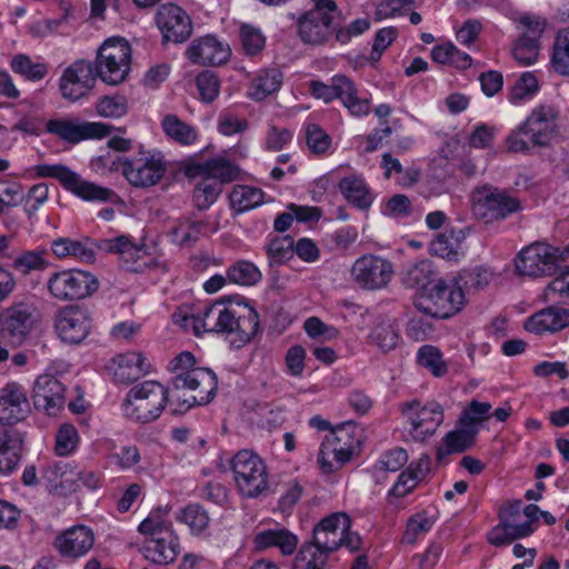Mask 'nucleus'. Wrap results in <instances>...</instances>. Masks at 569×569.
<instances>
[{
  "mask_svg": "<svg viewBox=\"0 0 569 569\" xmlns=\"http://www.w3.org/2000/svg\"><path fill=\"white\" fill-rule=\"evenodd\" d=\"M224 333L231 346L239 349L250 342L259 330L258 312L247 303L217 301L206 308L194 330Z\"/></svg>",
  "mask_w": 569,
  "mask_h": 569,
  "instance_id": "f257e3e1",
  "label": "nucleus"
},
{
  "mask_svg": "<svg viewBox=\"0 0 569 569\" xmlns=\"http://www.w3.org/2000/svg\"><path fill=\"white\" fill-rule=\"evenodd\" d=\"M560 111L553 104L537 106L506 139L510 152L528 153L533 148H549L560 131Z\"/></svg>",
  "mask_w": 569,
  "mask_h": 569,
  "instance_id": "f03ea898",
  "label": "nucleus"
},
{
  "mask_svg": "<svg viewBox=\"0 0 569 569\" xmlns=\"http://www.w3.org/2000/svg\"><path fill=\"white\" fill-rule=\"evenodd\" d=\"M231 469L240 493L257 498L268 489V471L262 459L251 450L238 451L231 460Z\"/></svg>",
  "mask_w": 569,
  "mask_h": 569,
  "instance_id": "7ed1b4c3",
  "label": "nucleus"
},
{
  "mask_svg": "<svg viewBox=\"0 0 569 569\" xmlns=\"http://www.w3.org/2000/svg\"><path fill=\"white\" fill-rule=\"evenodd\" d=\"M130 61V44L123 39H109L100 47L93 68L103 82L117 86L127 78Z\"/></svg>",
  "mask_w": 569,
  "mask_h": 569,
  "instance_id": "20e7f679",
  "label": "nucleus"
},
{
  "mask_svg": "<svg viewBox=\"0 0 569 569\" xmlns=\"http://www.w3.org/2000/svg\"><path fill=\"white\" fill-rule=\"evenodd\" d=\"M465 301V293L460 287L439 280L416 297L415 306L419 311L433 318H449L460 311Z\"/></svg>",
  "mask_w": 569,
  "mask_h": 569,
  "instance_id": "39448f33",
  "label": "nucleus"
},
{
  "mask_svg": "<svg viewBox=\"0 0 569 569\" xmlns=\"http://www.w3.org/2000/svg\"><path fill=\"white\" fill-rule=\"evenodd\" d=\"M338 11L333 0H318L315 7L298 19V34L308 44L326 43L335 32L333 13Z\"/></svg>",
  "mask_w": 569,
  "mask_h": 569,
  "instance_id": "423d86ee",
  "label": "nucleus"
},
{
  "mask_svg": "<svg viewBox=\"0 0 569 569\" xmlns=\"http://www.w3.org/2000/svg\"><path fill=\"white\" fill-rule=\"evenodd\" d=\"M39 178H54L66 189L87 201H112L117 197L109 188L84 181L64 164H38L33 168Z\"/></svg>",
  "mask_w": 569,
  "mask_h": 569,
  "instance_id": "0eeeda50",
  "label": "nucleus"
},
{
  "mask_svg": "<svg viewBox=\"0 0 569 569\" xmlns=\"http://www.w3.org/2000/svg\"><path fill=\"white\" fill-rule=\"evenodd\" d=\"M472 202L473 214L486 223L503 220L522 209L518 198L491 186L477 189Z\"/></svg>",
  "mask_w": 569,
  "mask_h": 569,
  "instance_id": "6e6552de",
  "label": "nucleus"
},
{
  "mask_svg": "<svg viewBox=\"0 0 569 569\" xmlns=\"http://www.w3.org/2000/svg\"><path fill=\"white\" fill-rule=\"evenodd\" d=\"M561 256L558 248L545 242H533L525 247L515 258V268L521 276L547 277L561 273Z\"/></svg>",
  "mask_w": 569,
  "mask_h": 569,
  "instance_id": "1a4fd4ad",
  "label": "nucleus"
},
{
  "mask_svg": "<svg viewBox=\"0 0 569 569\" xmlns=\"http://www.w3.org/2000/svg\"><path fill=\"white\" fill-rule=\"evenodd\" d=\"M98 288V279L90 272L79 269L56 272L48 280L49 292L61 301L84 299Z\"/></svg>",
  "mask_w": 569,
  "mask_h": 569,
  "instance_id": "9d476101",
  "label": "nucleus"
},
{
  "mask_svg": "<svg viewBox=\"0 0 569 569\" xmlns=\"http://www.w3.org/2000/svg\"><path fill=\"white\" fill-rule=\"evenodd\" d=\"M310 92L315 98L322 99L326 103L333 99H340L343 106L355 116H363L369 112V100L358 98L355 83L343 74L332 77L330 84L311 81Z\"/></svg>",
  "mask_w": 569,
  "mask_h": 569,
  "instance_id": "9b49d317",
  "label": "nucleus"
},
{
  "mask_svg": "<svg viewBox=\"0 0 569 569\" xmlns=\"http://www.w3.org/2000/svg\"><path fill=\"white\" fill-rule=\"evenodd\" d=\"M194 363V356L189 351L179 353L170 361L169 369L171 371L183 370L172 379V388L176 390L216 391L218 388L216 373L209 368H192Z\"/></svg>",
  "mask_w": 569,
  "mask_h": 569,
  "instance_id": "f8f14e48",
  "label": "nucleus"
},
{
  "mask_svg": "<svg viewBox=\"0 0 569 569\" xmlns=\"http://www.w3.org/2000/svg\"><path fill=\"white\" fill-rule=\"evenodd\" d=\"M400 411L412 426L411 437L420 442L429 439L443 421L442 408L437 402L422 406L419 400H412L401 403Z\"/></svg>",
  "mask_w": 569,
  "mask_h": 569,
  "instance_id": "ddd939ff",
  "label": "nucleus"
},
{
  "mask_svg": "<svg viewBox=\"0 0 569 569\" xmlns=\"http://www.w3.org/2000/svg\"><path fill=\"white\" fill-rule=\"evenodd\" d=\"M393 273V266L389 260L373 254L358 258L351 268L353 281L363 290L386 288Z\"/></svg>",
  "mask_w": 569,
  "mask_h": 569,
  "instance_id": "4468645a",
  "label": "nucleus"
},
{
  "mask_svg": "<svg viewBox=\"0 0 569 569\" xmlns=\"http://www.w3.org/2000/svg\"><path fill=\"white\" fill-rule=\"evenodd\" d=\"M121 170L128 182L137 188L152 187L163 178L167 166L161 157L123 158Z\"/></svg>",
  "mask_w": 569,
  "mask_h": 569,
  "instance_id": "2eb2a0df",
  "label": "nucleus"
},
{
  "mask_svg": "<svg viewBox=\"0 0 569 569\" xmlns=\"http://www.w3.org/2000/svg\"><path fill=\"white\" fill-rule=\"evenodd\" d=\"M96 79L93 64L86 60H77L64 69L60 78L61 96L67 100L77 101L92 90Z\"/></svg>",
  "mask_w": 569,
  "mask_h": 569,
  "instance_id": "dca6fc26",
  "label": "nucleus"
},
{
  "mask_svg": "<svg viewBox=\"0 0 569 569\" xmlns=\"http://www.w3.org/2000/svg\"><path fill=\"white\" fill-rule=\"evenodd\" d=\"M91 322L88 309L80 306H68L57 316L56 329L63 341L78 345L90 333Z\"/></svg>",
  "mask_w": 569,
  "mask_h": 569,
  "instance_id": "f3484780",
  "label": "nucleus"
},
{
  "mask_svg": "<svg viewBox=\"0 0 569 569\" xmlns=\"http://www.w3.org/2000/svg\"><path fill=\"white\" fill-rule=\"evenodd\" d=\"M158 28L162 32L163 41L181 43L192 33V22L188 13L173 3L162 4L156 16Z\"/></svg>",
  "mask_w": 569,
  "mask_h": 569,
  "instance_id": "a211bd4d",
  "label": "nucleus"
},
{
  "mask_svg": "<svg viewBox=\"0 0 569 569\" xmlns=\"http://www.w3.org/2000/svg\"><path fill=\"white\" fill-rule=\"evenodd\" d=\"M46 129L70 143H78L90 138H102L111 132V127L103 123H77L67 119H51L47 122Z\"/></svg>",
  "mask_w": 569,
  "mask_h": 569,
  "instance_id": "6ab92c4d",
  "label": "nucleus"
},
{
  "mask_svg": "<svg viewBox=\"0 0 569 569\" xmlns=\"http://www.w3.org/2000/svg\"><path fill=\"white\" fill-rule=\"evenodd\" d=\"M351 526L349 516L345 512H335L323 518L313 529L311 542L318 548L333 552L341 547V533Z\"/></svg>",
  "mask_w": 569,
  "mask_h": 569,
  "instance_id": "aec40b11",
  "label": "nucleus"
},
{
  "mask_svg": "<svg viewBox=\"0 0 569 569\" xmlns=\"http://www.w3.org/2000/svg\"><path fill=\"white\" fill-rule=\"evenodd\" d=\"M164 402V393H128L122 406L128 418L148 423L160 416Z\"/></svg>",
  "mask_w": 569,
  "mask_h": 569,
  "instance_id": "412c9836",
  "label": "nucleus"
},
{
  "mask_svg": "<svg viewBox=\"0 0 569 569\" xmlns=\"http://www.w3.org/2000/svg\"><path fill=\"white\" fill-rule=\"evenodd\" d=\"M94 543V535L86 526H74L58 535L53 547L61 557L79 558L84 556Z\"/></svg>",
  "mask_w": 569,
  "mask_h": 569,
  "instance_id": "4be33fe9",
  "label": "nucleus"
},
{
  "mask_svg": "<svg viewBox=\"0 0 569 569\" xmlns=\"http://www.w3.org/2000/svg\"><path fill=\"white\" fill-rule=\"evenodd\" d=\"M33 308L24 302L12 305L0 315L2 332L21 342L33 327Z\"/></svg>",
  "mask_w": 569,
  "mask_h": 569,
  "instance_id": "5701e85b",
  "label": "nucleus"
},
{
  "mask_svg": "<svg viewBox=\"0 0 569 569\" xmlns=\"http://www.w3.org/2000/svg\"><path fill=\"white\" fill-rule=\"evenodd\" d=\"M535 312L525 322V329L535 335L555 333L569 326V309L557 302Z\"/></svg>",
  "mask_w": 569,
  "mask_h": 569,
  "instance_id": "b1692460",
  "label": "nucleus"
},
{
  "mask_svg": "<svg viewBox=\"0 0 569 569\" xmlns=\"http://www.w3.org/2000/svg\"><path fill=\"white\" fill-rule=\"evenodd\" d=\"M107 370L114 381L130 383L137 380L140 373L150 372L151 365L141 352H126L112 358L107 365Z\"/></svg>",
  "mask_w": 569,
  "mask_h": 569,
  "instance_id": "393cba45",
  "label": "nucleus"
},
{
  "mask_svg": "<svg viewBox=\"0 0 569 569\" xmlns=\"http://www.w3.org/2000/svg\"><path fill=\"white\" fill-rule=\"evenodd\" d=\"M230 54V48L212 36L193 40L187 50V57L199 64L220 66L229 59Z\"/></svg>",
  "mask_w": 569,
  "mask_h": 569,
  "instance_id": "a878e982",
  "label": "nucleus"
},
{
  "mask_svg": "<svg viewBox=\"0 0 569 569\" xmlns=\"http://www.w3.org/2000/svg\"><path fill=\"white\" fill-rule=\"evenodd\" d=\"M161 537L148 539L143 550L144 557L157 565H169L179 553V539L173 530L163 531Z\"/></svg>",
  "mask_w": 569,
  "mask_h": 569,
  "instance_id": "bb28decb",
  "label": "nucleus"
},
{
  "mask_svg": "<svg viewBox=\"0 0 569 569\" xmlns=\"http://www.w3.org/2000/svg\"><path fill=\"white\" fill-rule=\"evenodd\" d=\"M478 435V429L469 428L459 422L457 429L448 432L443 438V447L437 449L436 459L442 461L448 455L465 452L471 448Z\"/></svg>",
  "mask_w": 569,
  "mask_h": 569,
  "instance_id": "cd10ccee",
  "label": "nucleus"
},
{
  "mask_svg": "<svg viewBox=\"0 0 569 569\" xmlns=\"http://www.w3.org/2000/svg\"><path fill=\"white\" fill-rule=\"evenodd\" d=\"M256 550L278 548L282 555H292L297 548L298 539L288 529H268L258 532L253 539Z\"/></svg>",
  "mask_w": 569,
  "mask_h": 569,
  "instance_id": "c85d7f7f",
  "label": "nucleus"
},
{
  "mask_svg": "<svg viewBox=\"0 0 569 569\" xmlns=\"http://www.w3.org/2000/svg\"><path fill=\"white\" fill-rule=\"evenodd\" d=\"M23 438L12 429H0V473L11 472L20 460Z\"/></svg>",
  "mask_w": 569,
  "mask_h": 569,
  "instance_id": "c756f323",
  "label": "nucleus"
},
{
  "mask_svg": "<svg viewBox=\"0 0 569 569\" xmlns=\"http://www.w3.org/2000/svg\"><path fill=\"white\" fill-rule=\"evenodd\" d=\"M78 476L63 463L50 465L42 472V479L47 482L48 489L59 495L72 491Z\"/></svg>",
  "mask_w": 569,
  "mask_h": 569,
  "instance_id": "7c9ffc66",
  "label": "nucleus"
},
{
  "mask_svg": "<svg viewBox=\"0 0 569 569\" xmlns=\"http://www.w3.org/2000/svg\"><path fill=\"white\" fill-rule=\"evenodd\" d=\"M51 250L58 258L74 257L82 262L91 263L96 259L94 250L89 246V240L78 241L70 238H58L52 241Z\"/></svg>",
  "mask_w": 569,
  "mask_h": 569,
  "instance_id": "2f4dec72",
  "label": "nucleus"
},
{
  "mask_svg": "<svg viewBox=\"0 0 569 569\" xmlns=\"http://www.w3.org/2000/svg\"><path fill=\"white\" fill-rule=\"evenodd\" d=\"M29 411L24 393H6L0 397V425H13L22 420Z\"/></svg>",
  "mask_w": 569,
  "mask_h": 569,
  "instance_id": "473e14b6",
  "label": "nucleus"
},
{
  "mask_svg": "<svg viewBox=\"0 0 569 569\" xmlns=\"http://www.w3.org/2000/svg\"><path fill=\"white\" fill-rule=\"evenodd\" d=\"M161 127L167 137L182 146L192 144L198 138L197 130L176 114L164 116Z\"/></svg>",
  "mask_w": 569,
  "mask_h": 569,
  "instance_id": "72a5a7b5",
  "label": "nucleus"
},
{
  "mask_svg": "<svg viewBox=\"0 0 569 569\" xmlns=\"http://www.w3.org/2000/svg\"><path fill=\"white\" fill-rule=\"evenodd\" d=\"M204 224L191 217L178 219L171 229L172 241L181 247H192L199 240Z\"/></svg>",
  "mask_w": 569,
  "mask_h": 569,
  "instance_id": "f704fd0d",
  "label": "nucleus"
},
{
  "mask_svg": "<svg viewBox=\"0 0 569 569\" xmlns=\"http://www.w3.org/2000/svg\"><path fill=\"white\" fill-rule=\"evenodd\" d=\"M340 191L347 200L360 209H367L372 203L371 193L362 179L357 177L343 178L339 183Z\"/></svg>",
  "mask_w": 569,
  "mask_h": 569,
  "instance_id": "c9c22d12",
  "label": "nucleus"
},
{
  "mask_svg": "<svg viewBox=\"0 0 569 569\" xmlns=\"http://www.w3.org/2000/svg\"><path fill=\"white\" fill-rule=\"evenodd\" d=\"M282 83V73L278 69H268L262 71L253 79L249 96L257 101H261L269 94L278 91Z\"/></svg>",
  "mask_w": 569,
  "mask_h": 569,
  "instance_id": "e433bc0d",
  "label": "nucleus"
},
{
  "mask_svg": "<svg viewBox=\"0 0 569 569\" xmlns=\"http://www.w3.org/2000/svg\"><path fill=\"white\" fill-rule=\"evenodd\" d=\"M461 231L447 230L439 233L430 243L432 254L448 260H456L460 252Z\"/></svg>",
  "mask_w": 569,
  "mask_h": 569,
  "instance_id": "4c0bfd02",
  "label": "nucleus"
},
{
  "mask_svg": "<svg viewBox=\"0 0 569 569\" xmlns=\"http://www.w3.org/2000/svg\"><path fill=\"white\" fill-rule=\"evenodd\" d=\"M263 197L264 193L261 189L236 186L230 193V203L237 212H243L261 204Z\"/></svg>",
  "mask_w": 569,
  "mask_h": 569,
  "instance_id": "58836bf2",
  "label": "nucleus"
},
{
  "mask_svg": "<svg viewBox=\"0 0 569 569\" xmlns=\"http://www.w3.org/2000/svg\"><path fill=\"white\" fill-rule=\"evenodd\" d=\"M551 64L557 73L569 77V27L559 30L555 38Z\"/></svg>",
  "mask_w": 569,
  "mask_h": 569,
  "instance_id": "ea45409f",
  "label": "nucleus"
},
{
  "mask_svg": "<svg viewBox=\"0 0 569 569\" xmlns=\"http://www.w3.org/2000/svg\"><path fill=\"white\" fill-rule=\"evenodd\" d=\"M528 536L529 529L526 526L513 527L499 520V523L488 532L487 538L492 546L502 547Z\"/></svg>",
  "mask_w": 569,
  "mask_h": 569,
  "instance_id": "a19ab883",
  "label": "nucleus"
},
{
  "mask_svg": "<svg viewBox=\"0 0 569 569\" xmlns=\"http://www.w3.org/2000/svg\"><path fill=\"white\" fill-rule=\"evenodd\" d=\"M214 393L196 398L192 393H164L167 405L172 415H183L194 406H206L213 400Z\"/></svg>",
  "mask_w": 569,
  "mask_h": 569,
  "instance_id": "79ce46f5",
  "label": "nucleus"
},
{
  "mask_svg": "<svg viewBox=\"0 0 569 569\" xmlns=\"http://www.w3.org/2000/svg\"><path fill=\"white\" fill-rule=\"evenodd\" d=\"M12 71L29 81L42 80L48 73L46 63H34L27 54H16L10 62Z\"/></svg>",
  "mask_w": 569,
  "mask_h": 569,
  "instance_id": "37998d69",
  "label": "nucleus"
},
{
  "mask_svg": "<svg viewBox=\"0 0 569 569\" xmlns=\"http://www.w3.org/2000/svg\"><path fill=\"white\" fill-rule=\"evenodd\" d=\"M432 276L431 262L422 260L408 269L403 281L408 287L417 288L421 292H425L430 288Z\"/></svg>",
  "mask_w": 569,
  "mask_h": 569,
  "instance_id": "c03bdc74",
  "label": "nucleus"
},
{
  "mask_svg": "<svg viewBox=\"0 0 569 569\" xmlns=\"http://www.w3.org/2000/svg\"><path fill=\"white\" fill-rule=\"evenodd\" d=\"M270 264H282L295 253V241L290 236L276 237L266 247Z\"/></svg>",
  "mask_w": 569,
  "mask_h": 569,
  "instance_id": "a18cd8bd",
  "label": "nucleus"
},
{
  "mask_svg": "<svg viewBox=\"0 0 569 569\" xmlns=\"http://www.w3.org/2000/svg\"><path fill=\"white\" fill-rule=\"evenodd\" d=\"M433 525L435 518L428 516L427 511L418 512L408 519L402 540L406 543L413 545L418 537L428 532Z\"/></svg>",
  "mask_w": 569,
  "mask_h": 569,
  "instance_id": "49530a36",
  "label": "nucleus"
},
{
  "mask_svg": "<svg viewBox=\"0 0 569 569\" xmlns=\"http://www.w3.org/2000/svg\"><path fill=\"white\" fill-rule=\"evenodd\" d=\"M357 430L358 427L355 422L347 421L332 429L331 435L326 438H329L331 446L338 445L358 450L360 448L361 439L360 436L356 435Z\"/></svg>",
  "mask_w": 569,
  "mask_h": 569,
  "instance_id": "de8ad7c7",
  "label": "nucleus"
},
{
  "mask_svg": "<svg viewBox=\"0 0 569 569\" xmlns=\"http://www.w3.org/2000/svg\"><path fill=\"white\" fill-rule=\"evenodd\" d=\"M491 405L472 400L463 408L459 422L479 430V425L490 418Z\"/></svg>",
  "mask_w": 569,
  "mask_h": 569,
  "instance_id": "09e8293b",
  "label": "nucleus"
},
{
  "mask_svg": "<svg viewBox=\"0 0 569 569\" xmlns=\"http://www.w3.org/2000/svg\"><path fill=\"white\" fill-rule=\"evenodd\" d=\"M548 302L569 305V271H563L548 283L543 293Z\"/></svg>",
  "mask_w": 569,
  "mask_h": 569,
  "instance_id": "8fccbe9b",
  "label": "nucleus"
},
{
  "mask_svg": "<svg viewBox=\"0 0 569 569\" xmlns=\"http://www.w3.org/2000/svg\"><path fill=\"white\" fill-rule=\"evenodd\" d=\"M228 278L233 283L252 286L260 280L261 273L253 263L239 261L228 270Z\"/></svg>",
  "mask_w": 569,
  "mask_h": 569,
  "instance_id": "3c124183",
  "label": "nucleus"
},
{
  "mask_svg": "<svg viewBox=\"0 0 569 569\" xmlns=\"http://www.w3.org/2000/svg\"><path fill=\"white\" fill-rule=\"evenodd\" d=\"M418 362L421 367L429 369L436 377H441L447 372V363L436 347H421L418 352Z\"/></svg>",
  "mask_w": 569,
  "mask_h": 569,
  "instance_id": "603ef678",
  "label": "nucleus"
},
{
  "mask_svg": "<svg viewBox=\"0 0 569 569\" xmlns=\"http://www.w3.org/2000/svg\"><path fill=\"white\" fill-rule=\"evenodd\" d=\"M330 552L325 551L313 542L309 541L302 545L297 559L305 562L303 569H323Z\"/></svg>",
  "mask_w": 569,
  "mask_h": 569,
  "instance_id": "864d4df0",
  "label": "nucleus"
},
{
  "mask_svg": "<svg viewBox=\"0 0 569 569\" xmlns=\"http://www.w3.org/2000/svg\"><path fill=\"white\" fill-rule=\"evenodd\" d=\"M79 436L76 427L70 423H63L56 435L54 451L58 456L70 455L78 446Z\"/></svg>",
  "mask_w": 569,
  "mask_h": 569,
  "instance_id": "5fc2aeb1",
  "label": "nucleus"
},
{
  "mask_svg": "<svg viewBox=\"0 0 569 569\" xmlns=\"http://www.w3.org/2000/svg\"><path fill=\"white\" fill-rule=\"evenodd\" d=\"M220 191L217 183H211L208 180L201 181L196 186L192 193L194 207L200 211L208 209L216 202Z\"/></svg>",
  "mask_w": 569,
  "mask_h": 569,
  "instance_id": "6e6d98bb",
  "label": "nucleus"
},
{
  "mask_svg": "<svg viewBox=\"0 0 569 569\" xmlns=\"http://www.w3.org/2000/svg\"><path fill=\"white\" fill-rule=\"evenodd\" d=\"M239 170L229 160L224 158L209 159V177L220 180L222 183L231 182L237 179Z\"/></svg>",
  "mask_w": 569,
  "mask_h": 569,
  "instance_id": "4d7b16f0",
  "label": "nucleus"
},
{
  "mask_svg": "<svg viewBox=\"0 0 569 569\" xmlns=\"http://www.w3.org/2000/svg\"><path fill=\"white\" fill-rule=\"evenodd\" d=\"M179 519L188 525L193 532L203 531L209 523L208 512L199 505H190L186 507Z\"/></svg>",
  "mask_w": 569,
  "mask_h": 569,
  "instance_id": "13d9d810",
  "label": "nucleus"
},
{
  "mask_svg": "<svg viewBox=\"0 0 569 569\" xmlns=\"http://www.w3.org/2000/svg\"><path fill=\"white\" fill-rule=\"evenodd\" d=\"M196 83L199 96L204 102H211L218 97L220 82L217 76L211 71L199 73L196 78Z\"/></svg>",
  "mask_w": 569,
  "mask_h": 569,
  "instance_id": "bf43d9fd",
  "label": "nucleus"
},
{
  "mask_svg": "<svg viewBox=\"0 0 569 569\" xmlns=\"http://www.w3.org/2000/svg\"><path fill=\"white\" fill-rule=\"evenodd\" d=\"M512 54L523 66L532 64L539 54V43L532 42L530 39L519 38L512 47Z\"/></svg>",
  "mask_w": 569,
  "mask_h": 569,
  "instance_id": "052dcab7",
  "label": "nucleus"
},
{
  "mask_svg": "<svg viewBox=\"0 0 569 569\" xmlns=\"http://www.w3.org/2000/svg\"><path fill=\"white\" fill-rule=\"evenodd\" d=\"M240 40L243 50L249 56H254L264 47V37L261 32L250 26H242L240 29Z\"/></svg>",
  "mask_w": 569,
  "mask_h": 569,
  "instance_id": "680f3d73",
  "label": "nucleus"
},
{
  "mask_svg": "<svg viewBox=\"0 0 569 569\" xmlns=\"http://www.w3.org/2000/svg\"><path fill=\"white\" fill-rule=\"evenodd\" d=\"M397 36L398 30L395 27L380 29L376 33L369 60L371 62L379 61L382 52L396 40Z\"/></svg>",
  "mask_w": 569,
  "mask_h": 569,
  "instance_id": "e2e57ef3",
  "label": "nucleus"
},
{
  "mask_svg": "<svg viewBox=\"0 0 569 569\" xmlns=\"http://www.w3.org/2000/svg\"><path fill=\"white\" fill-rule=\"evenodd\" d=\"M97 112L107 118H120L127 112L123 97H104L97 104Z\"/></svg>",
  "mask_w": 569,
  "mask_h": 569,
  "instance_id": "0e129e2a",
  "label": "nucleus"
},
{
  "mask_svg": "<svg viewBox=\"0 0 569 569\" xmlns=\"http://www.w3.org/2000/svg\"><path fill=\"white\" fill-rule=\"evenodd\" d=\"M538 90V80L531 72H525L515 83L511 90V100L521 101L532 96Z\"/></svg>",
  "mask_w": 569,
  "mask_h": 569,
  "instance_id": "69168bd1",
  "label": "nucleus"
},
{
  "mask_svg": "<svg viewBox=\"0 0 569 569\" xmlns=\"http://www.w3.org/2000/svg\"><path fill=\"white\" fill-rule=\"evenodd\" d=\"M307 144L315 153L327 151L330 146V137L318 126L311 123L306 131Z\"/></svg>",
  "mask_w": 569,
  "mask_h": 569,
  "instance_id": "338daca9",
  "label": "nucleus"
},
{
  "mask_svg": "<svg viewBox=\"0 0 569 569\" xmlns=\"http://www.w3.org/2000/svg\"><path fill=\"white\" fill-rule=\"evenodd\" d=\"M33 403L37 409H43L48 416H56L64 405L62 393H34Z\"/></svg>",
  "mask_w": 569,
  "mask_h": 569,
  "instance_id": "774afa93",
  "label": "nucleus"
}]
</instances>
